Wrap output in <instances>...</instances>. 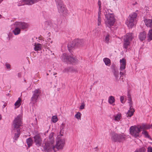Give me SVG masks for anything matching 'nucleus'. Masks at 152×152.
Segmentation results:
<instances>
[{"label": "nucleus", "mask_w": 152, "mask_h": 152, "mask_svg": "<svg viewBox=\"0 0 152 152\" xmlns=\"http://www.w3.org/2000/svg\"><path fill=\"white\" fill-rule=\"evenodd\" d=\"M64 139H58L56 145H54V140L52 136L45 143L43 146V148L45 151L49 152L53 151L54 152H56L58 150L63 148L65 144Z\"/></svg>", "instance_id": "f257e3e1"}, {"label": "nucleus", "mask_w": 152, "mask_h": 152, "mask_svg": "<svg viewBox=\"0 0 152 152\" xmlns=\"http://www.w3.org/2000/svg\"><path fill=\"white\" fill-rule=\"evenodd\" d=\"M22 115H18L15 118L12 124V132L15 134L14 139L17 140L20 134V128L22 125Z\"/></svg>", "instance_id": "f03ea898"}, {"label": "nucleus", "mask_w": 152, "mask_h": 152, "mask_svg": "<svg viewBox=\"0 0 152 152\" xmlns=\"http://www.w3.org/2000/svg\"><path fill=\"white\" fill-rule=\"evenodd\" d=\"M12 25L14 28L12 32L15 35L19 34L21 30L26 31L29 26L28 23L22 22H16Z\"/></svg>", "instance_id": "7ed1b4c3"}, {"label": "nucleus", "mask_w": 152, "mask_h": 152, "mask_svg": "<svg viewBox=\"0 0 152 152\" xmlns=\"http://www.w3.org/2000/svg\"><path fill=\"white\" fill-rule=\"evenodd\" d=\"M58 12L62 15H66L68 12L66 6L64 5L61 0H55Z\"/></svg>", "instance_id": "20e7f679"}, {"label": "nucleus", "mask_w": 152, "mask_h": 152, "mask_svg": "<svg viewBox=\"0 0 152 152\" xmlns=\"http://www.w3.org/2000/svg\"><path fill=\"white\" fill-rule=\"evenodd\" d=\"M126 136L123 134L112 133L111 134V138L114 142H122L125 140Z\"/></svg>", "instance_id": "39448f33"}, {"label": "nucleus", "mask_w": 152, "mask_h": 152, "mask_svg": "<svg viewBox=\"0 0 152 152\" xmlns=\"http://www.w3.org/2000/svg\"><path fill=\"white\" fill-rule=\"evenodd\" d=\"M151 126L149 125L143 124L142 126H134V137H137L139 136V133L142 129L144 130L146 129H149Z\"/></svg>", "instance_id": "423d86ee"}, {"label": "nucleus", "mask_w": 152, "mask_h": 152, "mask_svg": "<svg viewBox=\"0 0 152 152\" xmlns=\"http://www.w3.org/2000/svg\"><path fill=\"white\" fill-rule=\"evenodd\" d=\"M85 42V41L83 39H76L72 42L71 44H68L67 47L69 50L70 51L71 49L77 46H80L83 45Z\"/></svg>", "instance_id": "0eeeda50"}, {"label": "nucleus", "mask_w": 152, "mask_h": 152, "mask_svg": "<svg viewBox=\"0 0 152 152\" xmlns=\"http://www.w3.org/2000/svg\"><path fill=\"white\" fill-rule=\"evenodd\" d=\"M61 59L63 61L67 62L76 63L77 61V60L72 55L68 56L66 53H63L61 56Z\"/></svg>", "instance_id": "6e6552de"}, {"label": "nucleus", "mask_w": 152, "mask_h": 152, "mask_svg": "<svg viewBox=\"0 0 152 152\" xmlns=\"http://www.w3.org/2000/svg\"><path fill=\"white\" fill-rule=\"evenodd\" d=\"M133 34L132 33H128L124 36V47L127 48L129 46L130 42L132 39Z\"/></svg>", "instance_id": "1a4fd4ad"}, {"label": "nucleus", "mask_w": 152, "mask_h": 152, "mask_svg": "<svg viewBox=\"0 0 152 152\" xmlns=\"http://www.w3.org/2000/svg\"><path fill=\"white\" fill-rule=\"evenodd\" d=\"M120 75L121 76L124 75L126 73L125 69L126 65V60L124 58L121 59L120 60Z\"/></svg>", "instance_id": "9d476101"}, {"label": "nucleus", "mask_w": 152, "mask_h": 152, "mask_svg": "<svg viewBox=\"0 0 152 152\" xmlns=\"http://www.w3.org/2000/svg\"><path fill=\"white\" fill-rule=\"evenodd\" d=\"M128 101V102L129 104L130 107V110H129L127 113V117H131L133 115V111L132 107V99L131 97V96L129 92H128L127 94Z\"/></svg>", "instance_id": "9b49d317"}, {"label": "nucleus", "mask_w": 152, "mask_h": 152, "mask_svg": "<svg viewBox=\"0 0 152 152\" xmlns=\"http://www.w3.org/2000/svg\"><path fill=\"white\" fill-rule=\"evenodd\" d=\"M33 95L31 98V100L33 103H35L41 93V92L39 89H36L33 92Z\"/></svg>", "instance_id": "f8f14e48"}, {"label": "nucleus", "mask_w": 152, "mask_h": 152, "mask_svg": "<svg viewBox=\"0 0 152 152\" xmlns=\"http://www.w3.org/2000/svg\"><path fill=\"white\" fill-rule=\"evenodd\" d=\"M33 138L36 145L38 147L40 146L42 144V140L39 134H37Z\"/></svg>", "instance_id": "ddd939ff"}, {"label": "nucleus", "mask_w": 152, "mask_h": 152, "mask_svg": "<svg viewBox=\"0 0 152 152\" xmlns=\"http://www.w3.org/2000/svg\"><path fill=\"white\" fill-rule=\"evenodd\" d=\"M106 14H105L106 19H115V16L113 13H110V12H111L110 10H107L106 11Z\"/></svg>", "instance_id": "4468645a"}, {"label": "nucleus", "mask_w": 152, "mask_h": 152, "mask_svg": "<svg viewBox=\"0 0 152 152\" xmlns=\"http://www.w3.org/2000/svg\"><path fill=\"white\" fill-rule=\"evenodd\" d=\"M105 22L106 26L110 28L111 30H113L111 27L114 26L115 22L114 20H106Z\"/></svg>", "instance_id": "2eb2a0df"}, {"label": "nucleus", "mask_w": 152, "mask_h": 152, "mask_svg": "<svg viewBox=\"0 0 152 152\" xmlns=\"http://www.w3.org/2000/svg\"><path fill=\"white\" fill-rule=\"evenodd\" d=\"M39 0H23L22 2L25 4L28 5H31L38 2Z\"/></svg>", "instance_id": "dca6fc26"}, {"label": "nucleus", "mask_w": 152, "mask_h": 152, "mask_svg": "<svg viewBox=\"0 0 152 152\" xmlns=\"http://www.w3.org/2000/svg\"><path fill=\"white\" fill-rule=\"evenodd\" d=\"M126 24L129 28H132L133 27V20H127Z\"/></svg>", "instance_id": "f3484780"}, {"label": "nucleus", "mask_w": 152, "mask_h": 152, "mask_svg": "<svg viewBox=\"0 0 152 152\" xmlns=\"http://www.w3.org/2000/svg\"><path fill=\"white\" fill-rule=\"evenodd\" d=\"M144 22L147 27H152V20H144Z\"/></svg>", "instance_id": "a211bd4d"}, {"label": "nucleus", "mask_w": 152, "mask_h": 152, "mask_svg": "<svg viewBox=\"0 0 152 152\" xmlns=\"http://www.w3.org/2000/svg\"><path fill=\"white\" fill-rule=\"evenodd\" d=\"M42 45L40 44L35 43L34 45V49L35 51H38L41 50Z\"/></svg>", "instance_id": "6ab92c4d"}, {"label": "nucleus", "mask_w": 152, "mask_h": 152, "mask_svg": "<svg viewBox=\"0 0 152 152\" xmlns=\"http://www.w3.org/2000/svg\"><path fill=\"white\" fill-rule=\"evenodd\" d=\"M140 39L142 41L144 40L146 38V33L145 32L140 33L139 36Z\"/></svg>", "instance_id": "aec40b11"}, {"label": "nucleus", "mask_w": 152, "mask_h": 152, "mask_svg": "<svg viewBox=\"0 0 152 152\" xmlns=\"http://www.w3.org/2000/svg\"><path fill=\"white\" fill-rule=\"evenodd\" d=\"M98 4L99 6V12L98 13V19H101V18L100 17V15L101 14V2L99 0L98 1Z\"/></svg>", "instance_id": "412c9836"}, {"label": "nucleus", "mask_w": 152, "mask_h": 152, "mask_svg": "<svg viewBox=\"0 0 152 152\" xmlns=\"http://www.w3.org/2000/svg\"><path fill=\"white\" fill-rule=\"evenodd\" d=\"M147 38L149 42H150L152 40V29L149 30Z\"/></svg>", "instance_id": "4be33fe9"}, {"label": "nucleus", "mask_w": 152, "mask_h": 152, "mask_svg": "<svg viewBox=\"0 0 152 152\" xmlns=\"http://www.w3.org/2000/svg\"><path fill=\"white\" fill-rule=\"evenodd\" d=\"M103 61L106 65L109 66L110 65V60L109 58H103Z\"/></svg>", "instance_id": "5701e85b"}, {"label": "nucleus", "mask_w": 152, "mask_h": 152, "mask_svg": "<svg viewBox=\"0 0 152 152\" xmlns=\"http://www.w3.org/2000/svg\"><path fill=\"white\" fill-rule=\"evenodd\" d=\"M115 102V99L114 96H110L108 99V102L110 104H112Z\"/></svg>", "instance_id": "b1692460"}, {"label": "nucleus", "mask_w": 152, "mask_h": 152, "mask_svg": "<svg viewBox=\"0 0 152 152\" xmlns=\"http://www.w3.org/2000/svg\"><path fill=\"white\" fill-rule=\"evenodd\" d=\"M26 142L28 147H29L32 145L33 140L31 137H29L27 139Z\"/></svg>", "instance_id": "393cba45"}, {"label": "nucleus", "mask_w": 152, "mask_h": 152, "mask_svg": "<svg viewBox=\"0 0 152 152\" xmlns=\"http://www.w3.org/2000/svg\"><path fill=\"white\" fill-rule=\"evenodd\" d=\"M110 35L109 34H107L104 37V41L107 44L110 42Z\"/></svg>", "instance_id": "a878e982"}, {"label": "nucleus", "mask_w": 152, "mask_h": 152, "mask_svg": "<svg viewBox=\"0 0 152 152\" xmlns=\"http://www.w3.org/2000/svg\"><path fill=\"white\" fill-rule=\"evenodd\" d=\"M21 101V99L19 97L18 99V100L16 101L15 104V105L16 108L20 106Z\"/></svg>", "instance_id": "bb28decb"}, {"label": "nucleus", "mask_w": 152, "mask_h": 152, "mask_svg": "<svg viewBox=\"0 0 152 152\" xmlns=\"http://www.w3.org/2000/svg\"><path fill=\"white\" fill-rule=\"evenodd\" d=\"M142 133L145 136V137H147L150 139H151V138L150 136L149 135L147 131H145V130H143Z\"/></svg>", "instance_id": "cd10ccee"}, {"label": "nucleus", "mask_w": 152, "mask_h": 152, "mask_svg": "<svg viewBox=\"0 0 152 152\" xmlns=\"http://www.w3.org/2000/svg\"><path fill=\"white\" fill-rule=\"evenodd\" d=\"M121 115L118 114L117 115L114 116V120L116 121H119L121 119Z\"/></svg>", "instance_id": "c85d7f7f"}, {"label": "nucleus", "mask_w": 152, "mask_h": 152, "mask_svg": "<svg viewBox=\"0 0 152 152\" xmlns=\"http://www.w3.org/2000/svg\"><path fill=\"white\" fill-rule=\"evenodd\" d=\"M114 75L115 77L116 80H118L119 78L118 72L116 71H115L114 72Z\"/></svg>", "instance_id": "c756f323"}, {"label": "nucleus", "mask_w": 152, "mask_h": 152, "mask_svg": "<svg viewBox=\"0 0 152 152\" xmlns=\"http://www.w3.org/2000/svg\"><path fill=\"white\" fill-rule=\"evenodd\" d=\"M52 121L54 123H55L58 121V118L56 116H53L52 118Z\"/></svg>", "instance_id": "7c9ffc66"}, {"label": "nucleus", "mask_w": 152, "mask_h": 152, "mask_svg": "<svg viewBox=\"0 0 152 152\" xmlns=\"http://www.w3.org/2000/svg\"><path fill=\"white\" fill-rule=\"evenodd\" d=\"M75 117L78 119H80L81 113L80 112L77 113L75 115Z\"/></svg>", "instance_id": "2f4dec72"}, {"label": "nucleus", "mask_w": 152, "mask_h": 152, "mask_svg": "<svg viewBox=\"0 0 152 152\" xmlns=\"http://www.w3.org/2000/svg\"><path fill=\"white\" fill-rule=\"evenodd\" d=\"M5 66L7 69L8 70H10L11 69V66L9 64L6 63L5 64Z\"/></svg>", "instance_id": "473e14b6"}, {"label": "nucleus", "mask_w": 152, "mask_h": 152, "mask_svg": "<svg viewBox=\"0 0 152 152\" xmlns=\"http://www.w3.org/2000/svg\"><path fill=\"white\" fill-rule=\"evenodd\" d=\"M145 150L144 148H141L139 150H136L134 152H145Z\"/></svg>", "instance_id": "72a5a7b5"}, {"label": "nucleus", "mask_w": 152, "mask_h": 152, "mask_svg": "<svg viewBox=\"0 0 152 152\" xmlns=\"http://www.w3.org/2000/svg\"><path fill=\"white\" fill-rule=\"evenodd\" d=\"M139 11L138 10H137L134 13V19L136 17L139 15Z\"/></svg>", "instance_id": "f704fd0d"}, {"label": "nucleus", "mask_w": 152, "mask_h": 152, "mask_svg": "<svg viewBox=\"0 0 152 152\" xmlns=\"http://www.w3.org/2000/svg\"><path fill=\"white\" fill-rule=\"evenodd\" d=\"M120 100L121 103L122 104L124 103L125 102V101L124 100V97L123 96H121L120 97Z\"/></svg>", "instance_id": "c9c22d12"}, {"label": "nucleus", "mask_w": 152, "mask_h": 152, "mask_svg": "<svg viewBox=\"0 0 152 152\" xmlns=\"http://www.w3.org/2000/svg\"><path fill=\"white\" fill-rule=\"evenodd\" d=\"M130 134L132 136L133 135V126H132L130 128Z\"/></svg>", "instance_id": "e433bc0d"}, {"label": "nucleus", "mask_w": 152, "mask_h": 152, "mask_svg": "<svg viewBox=\"0 0 152 152\" xmlns=\"http://www.w3.org/2000/svg\"><path fill=\"white\" fill-rule=\"evenodd\" d=\"M85 106V104L84 103H82L80 106V109L81 110H83L84 109V108Z\"/></svg>", "instance_id": "4c0bfd02"}, {"label": "nucleus", "mask_w": 152, "mask_h": 152, "mask_svg": "<svg viewBox=\"0 0 152 152\" xmlns=\"http://www.w3.org/2000/svg\"><path fill=\"white\" fill-rule=\"evenodd\" d=\"M148 152H152V148L151 147H149L148 149Z\"/></svg>", "instance_id": "58836bf2"}, {"label": "nucleus", "mask_w": 152, "mask_h": 152, "mask_svg": "<svg viewBox=\"0 0 152 152\" xmlns=\"http://www.w3.org/2000/svg\"><path fill=\"white\" fill-rule=\"evenodd\" d=\"M98 26H100L101 23V20H98Z\"/></svg>", "instance_id": "ea45409f"}, {"label": "nucleus", "mask_w": 152, "mask_h": 152, "mask_svg": "<svg viewBox=\"0 0 152 152\" xmlns=\"http://www.w3.org/2000/svg\"><path fill=\"white\" fill-rule=\"evenodd\" d=\"M21 76V73H19L18 74V77H20Z\"/></svg>", "instance_id": "a19ab883"}, {"label": "nucleus", "mask_w": 152, "mask_h": 152, "mask_svg": "<svg viewBox=\"0 0 152 152\" xmlns=\"http://www.w3.org/2000/svg\"><path fill=\"white\" fill-rule=\"evenodd\" d=\"M42 46H43L45 48L46 47H47V43H45V44L43 45V43H42Z\"/></svg>", "instance_id": "79ce46f5"}, {"label": "nucleus", "mask_w": 152, "mask_h": 152, "mask_svg": "<svg viewBox=\"0 0 152 152\" xmlns=\"http://www.w3.org/2000/svg\"><path fill=\"white\" fill-rule=\"evenodd\" d=\"M50 38H48V39H47V42L45 41V42H49V41H50Z\"/></svg>", "instance_id": "37998d69"}, {"label": "nucleus", "mask_w": 152, "mask_h": 152, "mask_svg": "<svg viewBox=\"0 0 152 152\" xmlns=\"http://www.w3.org/2000/svg\"><path fill=\"white\" fill-rule=\"evenodd\" d=\"M22 5V4H20V3L19 2V3H18V6H20L21 5Z\"/></svg>", "instance_id": "c03bdc74"}, {"label": "nucleus", "mask_w": 152, "mask_h": 152, "mask_svg": "<svg viewBox=\"0 0 152 152\" xmlns=\"http://www.w3.org/2000/svg\"><path fill=\"white\" fill-rule=\"evenodd\" d=\"M94 150H95V151H97V149H98V148H97V147H96V148H94Z\"/></svg>", "instance_id": "a18cd8bd"}, {"label": "nucleus", "mask_w": 152, "mask_h": 152, "mask_svg": "<svg viewBox=\"0 0 152 152\" xmlns=\"http://www.w3.org/2000/svg\"><path fill=\"white\" fill-rule=\"evenodd\" d=\"M2 118V117L1 116V114H0V120H1Z\"/></svg>", "instance_id": "49530a36"}, {"label": "nucleus", "mask_w": 152, "mask_h": 152, "mask_svg": "<svg viewBox=\"0 0 152 152\" xmlns=\"http://www.w3.org/2000/svg\"><path fill=\"white\" fill-rule=\"evenodd\" d=\"M66 70H67V69L66 68V69H64V72H66Z\"/></svg>", "instance_id": "de8ad7c7"}, {"label": "nucleus", "mask_w": 152, "mask_h": 152, "mask_svg": "<svg viewBox=\"0 0 152 152\" xmlns=\"http://www.w3.org/2000/svg\"><path fill=\"white\" fill-rule=\"evenodd\" d=\"M2 18H3L2 16L1 15H0V19Z\"/></svg>", "instance_id": "09e8293b"}, {"label": "nucleus", "mask_w": 152, "mask_h": 152, "mask_svg": "<svg viewBox=\"0 0 152 152\" xmlns=\"http://www.w3.org/2000/svg\"><path fill=\"white\" fill-rule=\"evenodd\" d=\"M3 0H0V4L2 2Z\"/></svg>", "instance_id": "8fccbe9b"}, {"label": "nucleus", "mask_w": 152, "mask_h": 152, "mask_svg": "<svg viewBox=\"0 0 152 152\" xmlns=\"http://www.w3.org/2000/svg\"><path fill=\"white\" fill-rule=\"evenodd\" d=\"M56 74H57V73H55L54 74V75H56Z\"/></svg>", "instance_id": "3c124183"}, {"label": "nucleus", "mask_w": 152, "mask_h": 152, "mask_svg": "<svg viewBox=\"0 0 152 152\" xmlns=\"http://www.w3.org/2000/svg\"><path fill=\"white\" fill-rule=\"evenodd\" d=\"M52 42H53V41H51L50 42V43H52Z\"/></svg>", "instance_id": "603ef678"}, {"label": "nucleus", "mask_w": 152, "mask_h": 152, "mask_svg": "<svg viewBox=\"0 0 152 152\" xmlns=\"http://www.w3.org/2000/svg\"><path fill=\"white\" fill-rule=\"evenodd\" d=\"M8 37H9V39H10V37L9 35H8Z\"/></svg>", "instance_id": "864d4df0"}, {"label": "nucleus", "mask_w": 152, "mask_h": 152, "mask_svg": "<svg viewBox=\"0 0 152 152\" xmlns=\"http://www.w3.org/2000/svg\"><path fill=\"white\" fill-rule=\"evenodd\" d=\"M151 126V127H152V125H150Z\"/></svg>", "instance_id": "5fc2aeb1"}, {"label": "nucleus", "mask_w": 152, "mask_h": 152, "mask_svg": "<svg viewBox=\"0 0 152 152\" xmlns=\"http://www.w3.org/2000/svg\"><path fill=\"white\" fill-rule=\"evenodd\" d=\"M47 75H48V74H47Z\"/></svg>", "instance_id": "6e6d98bb"}, {"label": "nucleus", "mask_w": 152, "mask_h": 152, "mask_svg": "<svg viewBox=\"0 0 152 152\" xmlns=\"http://www.w3.org/2000/svg\"><path fill=\"white\" fill-rule=\"evenodd\" d=\"M5 106L4 105H3V107H5Z\"/></svg>", "instance_id": "4d7b16f0"}, {"label": "nucleus", "mask_w": 152, "mask_h": 152, "mask_svg": "<svg viewBox=\"0 0 152 152\" xmlns=\"http://www.w3.org/2000/svg\"><path fill=\"white\" fill-rule=\"evenodd\" d=\"M122 82H124V80H122Z\"/></svg>", "instance_id": "13d9d810"}, {"label": "nucleus", "mask_w": 152, "mask_h": 152, "mask_svg": "<svg viewBox=\"0 0 152 152\" xmlns=\"http://www.w3.org/2000/svg\"><path fill=\"white\" fill-rule=\"evenodd\" d=\"M135 4H137V2H135Z\"/></svg>", "instance_id": "bf43d9fd"}, {"label": "nucleus", "mask_w": 152, "mask_h": 152, "mask_svg": "<svg viewBox=\"0 0 152 152\" xmlns=\"http://www.w3.org/2000/svg\"><path fill=\"white\" fill-rule=\"evenodd\" d=\"M134 4H134H134H134Z\"/></svg>", "instance_id": "052dcab7"}, {"label": "nucleus", "mask_w": 152, "mask_h": 152, "mask_svg": "<svg viewBox=\"0 0 152 152\" xmlns=\"http://www.w3.org/2000/svg\"><path fill=\"white\" fill-rule=\"evenodd\" d=\"M134 111H133L134 112Z\"/></svg>", "instance_id": "680f3d73"}]
</instances>
